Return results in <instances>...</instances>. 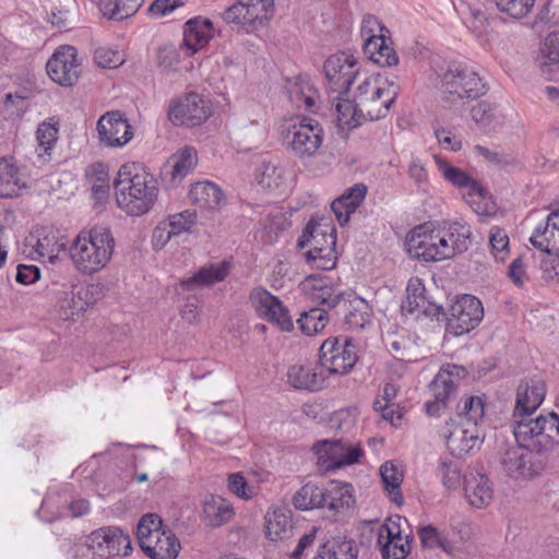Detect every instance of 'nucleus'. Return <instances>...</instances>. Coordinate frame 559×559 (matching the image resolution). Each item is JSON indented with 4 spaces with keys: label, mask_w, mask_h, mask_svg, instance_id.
Masks as SVG:
<instances>
[{
    "label": "nucleus",
    "mask_w": 559,
    "mask_h": 559,
    "mask_svg": "<svg viewBox=\"0 0 559 559\" xmlns=\"http://www.w3.org/2000/svg\"><path fill=\"white\" fill-rule=\"evenodd\" d=\"M469 227L453 222L435 228L431 224L415 227L406 237L408 252L426 262H437L453 258L467 250Z\"/></svg>",
    "instance_id": "obj_1"
},
{
    "label": "nucleus",
    "mask_w": 559,
    "mask_h": 559,
    "mask_svg": "<svg viewBox=\"0 0 559 559\" xmlns=\"http://www.w3.org/2000/svg\"><path fill=\"white\" fill-rule=\"evenodd\" d=\"M114 191L117 206L130 216L147 214L159 193L154 177L138 163H126L119 168Z\"/></svg>",
    "instance_id": "obj_2"
},
{
    "label": "nucleus",
    "mask_w": 559,
    "mask_h": 559,
    "mask_svg": "<svg viewBox=\"0 0 559 559\" xmlns=\"http://www.w3.org/2000/svg\"><path fill=\"white\" fill-rule=\"evenodd\" d=\"M116 247L112 233L102 226L80 231L70 245L69 254L82 275L103 271L111 261Z\"/></svg>",
    "instance_id": "obj_3"
},
{
    "label": "nucleus",
    "mask_w": 559,
    "mask_h": 559,
    "mask_svg": "<svg viewBox=\"0 0 559 559\" xmlns=\"http://www.w3.org/2000/svg\"><path fill=\"white\" fill-rule=\"evenodd\" d=\"M400 93V86L380 74L364 73L352 90L358 111L368 121L384 118Z\"/></svg>",
    "instance_id": "obj_4"
},
{
    "label": "nucleus",
    "mask_w": 559,
    "mask_h": 559,
    "mask_svg": "<svg viewBox=\"0 0 559 559\" xmlns=\"http://www.w3.org/2000/svg\"><path fill=\"white\" fill-rule=\"evenodd\" d=\"M513 433L519 445L537 453L552 450L559 443V416L556 413L515 419Z\"/></svg>",
    "instance_id": "obj_5"
},
{
    "label": "nucleus",
    "mask_w": 559,
    "mask_h": 559,
    "mask_svg": "<svg viewBox=\"0 0 559 559\" xmlns=\"http://www.w3.org/2000/svg\"><path fill=\"white\" fill-rule=\"evenodd\" d=\"M288 151L306 162L317 157L323 144L324 131L321 124L308 117H296L283 126Z\"/></svg>",
    "instance_id": "obj_6"
},
{
    "label": "nucleus",
    "mask_w": 559,
    "mask_h": 559,
    "mask_svg": "<svg viewBox=\"0 0 559 559\" xmlns=\"http://www.w3.org/2000/svg\"><path fill=\"white\" fill-rule=\"evenodd\" d=\"M138 540L142 550L152 559H175L180 549L176 536L162 526L156 514H145L138 524Z\"/></svg>",
    "instance_id": "obj_7"
},
{
    "label": "nucleus",
    "mask_w": 559,
    "mask_h": 559,
    "mask_svg": "<svg viewBox=\"0 0 559 559\" xmlns=\"http://www.w3.org/2000/svg\"><path fill=\"white\" fill-rule=\"evenodd\" d=\"M312 450L321 471H336L358 464L364 456L360 443L349 439H325L316 442Z\"/></svg>",
    "instance_id": "obj_8"
},
{
    "label": "nucleus",
    "mask_w": 559,
    "mask_h": 559,
    "mask_svg": "<svg viewBox=\"0 0 559 559\" xmlns=\"http://www.w3.org/2000/svg\"><path fill=\"white\" fill-rule=\"evenodd\" d=\"M131 540L118 527H102L92 532L84 545L78 548L83 556L91 559H109L115 556H129L131 554Z\"/></svg>",
    "instance_id": "obj_9"
},
{
    "label": "nucleus",
    "mask_w": 559,
    "mask_h": 559,
    "mask_svg": "<svg viewBox=\"0 0 559 559\" xmlns=\"http://www.w3.org/2000/svg\"><path fill=\"white\" fill-rule=\"evenodd\" d=\"M323 71L329 88L336 94L347 93L364 75L358 60L347 51L331 55L324 61Z\"/></svg>",
    "instance_id": "obj_10"
},
{
    "label": "nucleus",
    "mask_w": 559,
    "mask_h": 559,
    "mask_svg": "<svg viewBox=\"0 0 559 559\" xmlns=\"http://www.w3.org/2000/svg\"><path fill=\"white\" fill-rule=\"evenodd\" d=\"M442 93L451 103L472 99L486 92V85L480 76L466 67H451L442 76Z\"/></svg>",
    "instance_id": "obj_11"
},
{
    "label": "nucleus",
    "mask_w": 559,
    "mask_h": 559,
    "mask_svg": "<svg viewBox=\"0 0 559 559\" xmlns=\"http://www.w3.org/2000/svg\"><path fill=\"white\" fill-rule=\"evenodd\" d=\"M447 449L454 456H464L478 450L484 441L479 426L474 423H464L462 419L445 421L440 429Z\"/></svg>",
    "instance_id": "obj_12"
},
{
    "label": "nucleus",
    "mask_w": 559,
    "mask_h": 559,
    "mask_svg": "<svg viewBox=\"0 0 559 559\" xmlns=\"http://www.w3.org/2000/svg\"><path fill=\"white\" fill-rule=\"evenodd\" d=\"M356 361V345L352 340L340 344L337 338H328L320 347L321 369L331 374H346Z\"/></svg>",
    "instance_id": "obj_13"
},
{
    "label": "nucleus",
    "mask_w": 559,
    "mask_h": 559,
    "mask_svg": "<svg viewBox=\"0 0 559 559\" xmlns=\"http://www.w3.org/2000/svg\"><path fill=\"white\" fill-rule=\"evenodd\" d=\"M249 299L260 318L276 325L281 331H293L294 321L289 310L278 297L262 287H257L251 292Z\"/></svg>",
    "instance_id": "obj_14"
},
{
    "label": "nucleus",
    "mask_w": 559,
    "mask_h": 559,
    "mask_svg": "<svg viewBox=\"0 0 559 559\" xmlns=\"http://www.w3.org/2000/svg\"><path fill=\"white\" fill-rule=\"evenodd\" d=\"M484 317L481 301L472 295L459 297L450 307L448 326L455 335L469 332Z\"/></svg>",
    "instance_id": "obj_15"
},
{
    "label": "nucleus",
    "mask_w": 559,
    "mask_h": 559,
    "mask_svg": "<svg viewBox=\"0 0 559 559\" xmlns=\"http://www.w3.org/2000/svg\"><path fill=\"white\" fill-rule=\"evenodd\" d=\"M209 116L207 103L197 93L173 100L168 110V117L174 124L188 128L200 126Z\"/></svg>",
    "instance_id": "obj_16"
},
{
    "label": "nucleus",
    "mask_w": 559,
    "mask_h": 559,
    "mask_svg": "<svg viewBox=\"0 0 559 559\" xmlns=\"http://www.w3.org/2000/svg\"><path fill=\"white\" fill-rule=\"evenodd\" d=\"M274 12V0H239L223 13L227 23L255 27L269 21Z\"/></svg>",
    "instance_id": "obj_17"
},
{
    "label": "nucleus",
    "mask_w": 559,
    "mask_h": 559,
    "mask_svg": "<svg viewBox=\"0 0 559 559\" xmlns=\"http://www.w3.org/2000/svg\"><path fill=\"white\" fill-rule=\"evenodd\" d=\"M383 559H405L411 551L409 535L401 527V518H389L378 530Z\"/></svg>",
    "instance_id": "obj_18"
},
{
    "label": "nucleus",
    "mask_w": 559,
    "mask_h": 559,
    "mask_svg": "<svg viewBox=\"0 0 559 559\" xmlns=\"http://www.w3.org/2000/svg\"><path fill=\"white\" fill-rule=\"evenodd\" d=\"M47 74L61 86H72L79 79L81 66L76 58V49L62 46L50 57L46 66Z\"/></svg>",
    "instance_id": "obj_19"
},
{
    "label": "nucleus",
    "mask_w": 559,
    "mask_h": 559,
    "mask_svg": "<svg viewBox=\"0 0 559 559\" xmlns=\"http://www.w3.org/2000/svg\"><path fill=\"white\" fill-rule=\"evenodd\" d=\"M98 139L108 147H122L133 138L132 127L119 111L103 115L97 121Z\"/></svg>",
    "instance_id": "obj_20"
},
{
    "label": "nucleus",
    "mask_w": 559,
    "mask_h": 559,
    "mask_svg": "<svg viewBox=\"0 0 559 559\" xmlns=\"http://www.w3.org/2000/svg\"><path fill=\"white\" fill-rule=\"evenodd\" d=\"M463 371V368L453 365L441 369L436 374L430 384L433 400L425 404L426 413L429 416H439L441 411L447 407L450 395L453 394L456 389V382L453 377H460V373Z\"/></svg>",
    "instance_id": "obj_21"
},
{
    "label": "nucleus",
    "mask_w": 559,
    "mask_h": 559,
    "mask_svg": "<svg viewBox=\"0 0 559 559\" xmlns=\"http://www.w3.org/2000/svg\"><path fill=\"white\" fill-rule=\"evenodd\" d=\"M463 490L467 503L477 509L487 508L495 498L492 483L485 473L478 469H468L464 474Z\"/></svg>",
    "instance_id": "obj_22"
},
{
    "label": "nucleus",
    "mask_w": 559,
    "mask_h": 559,
    "mask_svg": "<svg viewBox=\"0 0 559 559\" xmlns=\"http://www.w3.org/2000/svg\"><path fill=\"white\" fill-rule=\"evenodd\" d=\"M299 287L306 297L328 309L334 308L343 296L340 288L328 276L309 275Z\"/></svg>",
    "instance_id": "obj_23"
},
{
    "label": "nucleus",
    "mask_w": 559,
    "mask_h": 559,
    "mask_svg": "<svg viewBox=\"0 0 559 559\" xmlns=\"http://www.w3.org/2000/svg\"><path fill=\"white\" fill-rule=\"evenodd\" d=\"M506 473L514 479L533 478L540 473L543 465L533 462V455L521 445L508 449L501 459Z\"/></svg>",
    "instance_id": "obj_24"
},
{
    "label": "nucleus",
    "mask_w": 559,
    "mask_h": 559,
    "mask_svg": "<svg viewBox=\"0 0 559 559\" xmlns=\"http://www.w3.org/2000/svg\"><path fill=\"white\" fill-rule=\"evenodd\" d=\"M98 287L95 285L73 286L70 290L63 292L59 298L58 311L63 320H74L83 313L96 298L94 294Z\"/></svg>",
    "instance_id": "obj_25"
},
{
    "label": "nucleus",
    "mask_w": 559,
    "mask_h": 559,
    "mask_svg": "<svg viewBox=\"0 0 559 559\" xmlns=\"http://www.w3.org/2000/svg\"><path fill=\"white\" fill-rule=\"evenodd\" d=\"M214 27L210 19L197 16L187 21L183 25V39L181 49L187 56H192L214 37Z\"/></svg>",
    "instance_id": "obj_26"
},
{
    "label": "nucleus",
    "mask_w": 559,
    "mask_h": 559,
    "mask_svg": "<svg viewBox=\"0 0 559 559\" xmlns=\"http://www.w3.org/2000/svg\"><path fill=\"white\" fill-rule=\"evenodd\" d=\"M471 116L477 127L486 133L502 131L510 122L508 111L495 104L478 103L472 108Z\"/></svg>",
    "instance_id": "obj_27"
},
{
    "label": "nucleus",
    "mask_w": 559,
    "mask_h": 559,
    "mask_svg": "<svg viewBox=\"0 0 559 559\" xmlns=\"http://www.w3.org/2000/svg\"><path fill=\"white\" fill-rule=\"evenodd\" d=\"M546 395L544 381L531 379L518 388L514 417H525L533 414L543 403Z\"/></svg>",
    "instance_id": "obj_28"
},
{
    "label": "nucleus",
    "mask_w": 559,
    "mask_h": 559,
    "mask_svg": "<svg viewBox=\"0 0 559 559\" xmlns=\"http://www.w3.org/2000/svg\"><path fill=\"white\" fill-rule=\"evenodd\" d=\"M530 241L544 252L559 255V210H554L547 215L545 225L534 229Z\"/></svg>",
    "instance_id": "obj_29"
},
{
    "label": "nucleus",
    "mask_w": 559,
    "mask_h": 559,
    "mask_svg": "<svg viewBox=\"0 0 559 559\" xmlns=\"http://www.w3.org/2000/svg\"><path fill=\"white\" fill-rule=\"evenodd\" d=\"M229 263H210L200 267L192 276L180 281V286L188 292L210 287L223 282L229 273Z\"/></svg>",
    "instance_id": "obj_30"
},
{
    "label": "nucleus",
    "mask_w": 559,
    "mask_h": 559,
    "mask_svg": "<svg viewBox=\"0 0 559 559\" xmlns=\"http://www.w3.org/2000/svg\"><path fill=\"white\" fill-rule=\"evenodd\" d=\"M435 163L442 177L451 185L457 188L468 189L467 201L472 202L474 198L483 197V189L477 181L471 178L464 170L451 165L439 155L433 156Z\"/></svg>",
    "instance_id": "obj_31"
},
{
    "label": "nucleus",
    "mask_w": 559,
    "mask_h": 559,
    "mask_svg": "<svg viewBox=\"0 0 559 559\" xmlns=\"http://www.w3.org/2000/svg\"><path fill=\"white\" fill-rule=\"evenodd\" d=\"M324 509L342 513L355 504L354 487L341 480H331L324 487Z\"/></svg>",
    "instance_id": "obj_32"
},
{
    "label": "nucleus",
    "mask_w": 559,
    "mask_h": 559,
    "mask_svg": "<svg viewBox=\"0 0 559 559\" xmlns=\"http://www.w3.org/2000/svg\"><path fill=\"white\" fill-rule=\"evenodd\" d=\"M292 512L286 507H272L265 515V535L270 540H283L292 535Z\"/></svg>",
    "instance_id": "obj_33"
},
{
    "label": "nucleus",
    "mask_w": 559,
    "mask_h": 559,
    "mask_svg": "<svg viewBox=\"0 0 559 559\" xmlns=\"http://www.w3.org/2000/svg\"><path fill=\"white\" fill-rule=\"evenodd\" d=\"M189 198L195 205L207 210H218L225 204L223 190L216 183L207 180L191 185Z\"/></svg>",
    "instance_id": "obj_34"
},
{
    "label": "nucleus",
    "mask_w": 559,
    "mask_h": 559,
    "mask_svg": "<svg viewBox=\"0 0 559 559\" xmlns=\"http://www.w3.org/2000/svg\"><path fill=\"white\" fill-rule=\"evenodd\" d=\"M287 378L288 382L299 390L318 391L324 385V376L321 366H292L288 369Z\"/></svg>",
    "instance_id": "obj_35"
},
{
    "label": "nucleus",
    "mask_w": 559,
    "mask_h": 559,
    "mask_svg": "<svg viewBox=\"0 0 559 559\" xmlns=\"http://www.w3.org/2000/svg\"><path fill=\"white\" fill-rule=\"evenodd\" d=\"M234 509L228 500L210 495L203 502V516L209 526L218 527L231 520Z\"/></svg>",
    "instance_id": "obj_36"
},
{
    "label": "nucleus",
    "mask_w": 559,
    "mask_h": 559,
    "mask_svg": "<svg viewBox=\"0 0 559 559\" xmlns=\"http://www.w3.org/2000/svg\"><path fill=\"white\" fill-rule=\"evenodd\" d=\"M258 183L271 191L284 190L287 187V170L277 162H263L257 171Z\"/></svg>",
    "instance_id": "obj_37"
},
{
    "label": "nucleus",
    "mask_w": 559,
    "mask_h": 559,
    "mask_svg": "<svg viewBox=\"0 0 559 559\" xmlns=\"http://www.w3.org/2000/svg\"><path fill=\"white\" fill-rule=\"evenodd\" d=\"M171 170L170 180L174 185L180 183L197 166L198 153L192 146H185L169 158Z\"/></svg>",
    "instance_id": "obj_38"
},
{
    "label": "nucleus",
    "mask_w": 559,
    "mask_h": 559,
    "mask_svg": "<svg viewBox=\"0 0 559 559\" xmlns=\"http://www.w3.org/2000/svg\"><path fill=\"white\" fill-rule=\"evenodd\" d=\"M380 476L383 488L388 492L391 501L399 507L402 506L404 502L401 491V484L404 479L402 467L392 461H388L381 465Z\"/></svg>",
    "instance_id": "obj_39"
},
{
    "label": "nucleus",
    "mask_w": 559,
    "mask_h": 559,
    "mask_svg": "<svg viewBox=\"0 0 559 559\" xmlns=\"http://www.w3.org/2000/svg\"><path fill=\"white\" fill-rule=\"evenodd\" d=\"M424 290L425 288L420 281L418 278H412L406 288L407 296L402 306L403 311L409 314H415L416 317L421 313L425 316L439 314V307H433L431 310L426 307L427 301L423 295Z\"/></svg>",
    "instance_id": "obj_40"
},
{
    "label": "nucleus",
    "mask_w": 559,
    "mask_h": 559,
    "mask_svg": "<svg viewBox=\"0 0 559 559\" xmlns=\"http://www.w3.org/2000/svg\"><path fill=\"white\" fill-rule=\"evenodd\" d=\"M85 176L91 187L93 199L99 203L106 201L110 190L108 167L103 163H95L87 167Z\"/></svg>",
    "instance_id": "obj_41"
},
{
    "label": "nucleus",
    "mask_w": 559,
    "mask_h": 559,
    "mask_svg": "<svg viewBox=\"0 0 559 559\" xmlns=\"http://www.w3.org/2000/svg\"><path fill=\"white\" fill-rule=\"evenodd\" d=\"M333 108L341 128L353 129L364 121H368V119L358 111V106L355 104L354 99L343 98L342 94H337L333 98Z\"/></svg>",
    "instance_id": "obj_42"
},
{
    "label": "nucleus",
    "mask_w": 559,
    "mask_h": 559,
    "mask_svg": "<svg viewBox=\"0 0 559 559\" xmlns=\"http://www.w3.org/2000/svg\"><path fill=\"white\" fill-rule=\"evenodd\" d=\"M364 50L369 59L380 67H392L399 63V57L391 46L389 35L364 44Z\"/></svg>",
    "instance_id": "obj_43"
},
{
    "label": "nucleus",
    "mask_w": 559,
    "mask_h": 559,
    "mask_svg": "<svg viewBox=\"0 0 559 559\" xmlns=\"http://www.w3.org/2000/svg\"><path fill=\"white\" fill-rule=\"evenodd\" d=\"M324 487L313 483L304 485L293 497V504L296 509L308 511L312 509H324Z\"/></svg>",
    "instance_id": "obj_44"
},
{
    "label": "nucleus",
    "mask_w": 559,
    "mask_h": 559,
    "mask_svg": "<svg viewBox=\"0 0 559 559\" xmlns=\"http://www.w3.org/2000/svg\"><path fill=\"white\" fill-rule=\"evenodd\" d=\"M25 187L19 169L7 160H0V198L16 197Z\"/></svg>",
    "instance_id": "obj_45"
},
{
    "label": "nucleus",
    "mask_w": 559,
    "mask_h": 559,
    "mask_svg": "<svg viewBox=\"0 0 559 559\" xmlns=\"http://www.w3.org/2000/svg\"><path fill=\"white\" fill-rule=\"evenodd\" d=\"M323 239L326 241L329 239H336L334 228L329 224L317 223L311 219L307 224L298 245L301 248L309 247V250H312L317 247H323Z\"/></svg>",
    "instance_id": "obj_46"
},
{
    "label": "nucleus",
    "mask_w": 559,
    "mask_h": 559,
    "mask_svg": "<svg viewBox=\"0 0 559 559\" xmlns=\"http://www.w3.org/2000/svg\"><path fill=\"white\" fill-rule=\"evenodd\" d=\"M58 123L52 122L51 119L41 122L36 131V139L38 142L37 155L43 162L49 160L51 151L58 139Z\"/></svg>",
    "instance_id": "obj_47"
},
{
    "label": "nucleus",
    "mask_w": 559,
    "mask_h": 559,
    "mask_svg": "<svg viewBox=\"0 0 559 559\" xmlns=\"http://www.w3.org/2000/svg\"><path fill=\"white\" fill-rule=\"evenodd\" d=\"M323 247H317L306 252L307 261L316 269L332 270L336 264V239H323Z\"/></svg>",
    "instance_id": "obj_48"
},
{
    "label": "nucleus",
    "mask_w": 559,
    "mask_h": 559,
    "mask_svg": "<svg viewBox=\"0 0 559 559\" xmlns=\"http://www.w3.org/2000/svg\"><path fill=\"white\" fill-rule=\"evenodd\" d=\"M418 536L421 545L426 548H439L447 554H451L454 550V544L447 534L432 525L419 527Z\"/></svg>",
    "instance_id": "obj_49"
},
{
    "label": "nucleus",
    "mask_w": 559,
    "mask_h": 559,
    "mask_svg": "<svg viewBox=\"0 0 559 559\" xmlns=\"http://www.w3.org/2000/svg\"><path fill=\"white\" fill-rule=\"evenodd\" d=\"M484 414L485 404L480 396H464L459 405L457 414L452 419H462L464 423H474L479 426Z\"/></svg>",
    "instance_id": "obj_50"
},
{
    "label": "nucleus",
    "mask_w": 559,
    "mask_h": 559,
    "mask_svg": "<svg viewBox=\"0 0 559 559\" xmlns=\"http://www.w3.org/2000/svg\"><path fill=\"white\" fill-rule=\"evenodd\" d=\"M290 103L298 109L311 110L316 105V91L304 81L295 82L288 87Z\"/></svg>",
    "instance_id": "obj_51"
},
{
    "label": "nucleus",
    "mask_w": 559,
    "mask_h": 559,
    "mask_svg": "<svg viewBox=\"0 0 559 559\" xmlns=\"http://www.w3.org/2000/svg\"><path fill=\"white\" fill-rule=\"evenodd\" d=\"M144 0H115L103 4L104 15L111 20L122 21L138 12Z\"/></svg>",
    "instance_id": "obj_52"
},
{
    "label": "nucleus",
    "mask_w": 559,
    "mask_h": 559,
    "mask_svg": "<svg viewBox=\"0 0 559 559\" xmlns=\"http://www.w3.org/2000/svg\"><path fill=\"white\" fill-rule=\"evenodd\" d=\"M329 322L326 310L312 308L305 311L297 320V324L306 335H314L321 332Z\"/></svg>",
    "instance_id": "obj_53"
},
{
    "label": "nucleus",
    "mask_w": 559,
    "mask_h": 559,
    "mask_svg": "<svg viewBox=\"0 0 559 559\" xmlns=\"http://www.w3.org/2000/svg\"><path fill=\"white\" fill-rule=\"evenodd\" d=\"M357 549L353 540H341L323 545L314 559H356Z\"/></svg>",
    "instance_id": "obj_54"
},
{
    "label": "nucleus",
    "mask_w": 559,
    "mask_h": 559,
    "mask_svg": "<svg viewBox=\"0 0 559 559\" xmlns=\"http://www.w3.org/2000/svg\"><path fill=\"white\" fill-rule=\"evenodd\" d=\"M63 246L53 233H46L37 238L34 249L39 259L55 263Z\"/></svg>",
    "instance_id": "obj_55"
},
{
    "label": "nucleus",
    "mask_w": 559,
    "mask_h": 559,
    "mask_svg": "<svg viewBox=\"0 0 559 559\" xmlns=\"http://www.w3.org/2000/svg\"><path fill=\"white\" fill-rule=\"evenodd\" d=\"M437 476L448 490L456 489L462 479L461 468L459 464L452 460H441L439 462Z\"/></svg>",
    "instance_id": "obj_56"
},
{
    "label": "nucleus",
    "mask_w": 559,
    "mask_h": 559,
    "mask_svg": "<svg viewBox=\"0 0 559 559\" xmlns=\"http://www.w3.org/2000/svg\"><path fill=\"white\" fill-rule=\"evenodd\" d=\"M165 221L175 237H177L181 234L190 233L198 222V216L195 211L185 210L179 213L168 215Z\"/></svg>",
    "instance_id": "obj_57"
},
{
    "label": "nucleus",
    "mask_w": 559,
    "mask_h": 559,
    "mask_svg": "<svg viewBox=\"0 0 559 559\" xmlns=\"http://www.w3.org/2000/svg\"><path fill=\"white\" fill-rule=\"evenodd\" d=\"M156 64L162 72H175L179 69L180 52L174 45H165L158 48Z\"/></svg>",
    "instance_id": "obj_58"
},
{
    "label": "nucleus",
    "mask_w": 559,
    "mask_h": 559,
    "mask_svg": "<svg viewBox=\"0 0 559 559\" xmlns=\"http://www.w3.org/2000/svg\"><path fill=\"white\" fill-rule=\"evenodd\" d=\"M389 29L374 15L367 14L362 17L360 35L364 44H368L389 35Z\"/></svg>",
    "instance_id": "obj_59"
},
{
    "label": "nucleus",
    "mask_w": 559,
    "mask_h": 559,
    "mask_svg": "<svg viewBox=\"0 0 559 559\" xmlns=\"http://www.w3.org/2000/svg\"><path fill=\"white\" fill-rule=\"evenodd\" d=\"M497 9L514 19L526 16L534 7L535 0H493Z\"/></svg>",
    "instance_id": "obj_60"
},
{
    "label": "nucleus",
    "mask_w": 559,
    "mask_h": 559,
    "mask_svg": "<svg viewBox=\"0 0 559 559\" xmlns=\"http://www.w3.org/2000/svg\"><path fill=\"white\" fill-rule=\"evenodd\" d=\"M491 253L497 261H504L509 254V237L500 227H492L489 235Z\"/></svg>",
    "instance_id": "obj_61"
},
{
    "label": "nucleus",
    "mask_w": 559,
    "mask_h": 559,
    "mask_svg": "<svg viewBox=\"0 0 559 559\" xmlns=\"http://www.w3.org/2000/svg\"><path fill=\"white\" fill-rule=\"evenodd\" d=\"M94 59L98 67L115 69L124 62V55L111 47H99L94 52Z\"/></svg>",
    "instance_id": "obj_62"
},
{
    "label": "nucleus",
    "mask_w": 559,
    "mask_h": 559,
    "mask_svg": "<svg viewBox=\"0 0 559 559\" xmlns=\"http://www.w3.org/2000/svg\"><path fill=\"white\" fill-rule=\"evenodd\" d=\"M227 487L231 493L243 500H250L255 496L254 488L249 486L241 473L229 474L227 477Z\"/></svg>",
    "instance_id": "obj_63"
},
{
    "label": "nucleus",
    "mask_w": 559,
    "mask_h": 559,
    "mask_svg": "<svg viewBox=\"0 0 559 559\" xmlns=\"http://www.w3.org/2000/svg\"><path fill=\"white\" fill-rule=\"evenodd\" d=\"M175 237L166 221H162L153 230L151 243L155 250L163 249Z\"/></svg>",
    "instance_id": "obj_64"
}]
</instances>
